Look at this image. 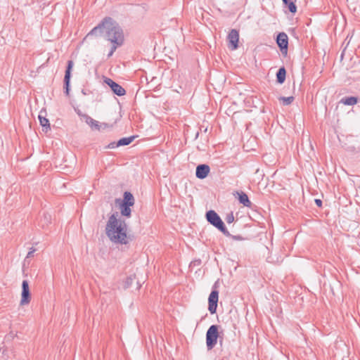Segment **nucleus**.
<instances>
[{
	"mask_svg": "<svg viewBox=\"0 0 360 360\" xmlns=\"http://www.w3.org/2000/svg\"><path fill=\"white\" fill-rule=\"evenodd\" d=\"M104 30L105 39L112 44L110 51L115 52L118 47L124 44V35L123 30L118 22L110 17L104 18L86 34L84 39L91 36L101 35Z\"/></svg>",
	"mask_w": 360,
	"mask_h": 360,
	"instance_id": "obj_1",
	"label": "nucleus"
},
{
	"mask_svg": "<svg viewBox=\"0 0 360 360\" xmlns=\"http://www.w3.org/2000/svg\"><path fill=\"white\" fill-rule=\"evenodd\" d=\"M118 212L112 213L105 226V233L110 240L115 244L127 245L134 240L133 235L127 234V225L124 220L117 218Z\"/></svg>",
	"mask_w": 360,
	"mask_h": 360,
	"instance_id": "obj_2",
	"label": "nucleus"
},
{
	"mask_svg": "<svg viewBox=\"0 0 360 360\" xmlns=\"http://www.w3.org/2000/svg\"><path fill=\"white\" fill-rule=\"evenodd\" d=\"M135 200L132 193L129 191H125L123 194V198H116L115 204L118 205L120 209V213L122 217L130 218L131 216V207L134 205Z\"/></svg>",
	"mask_w": 360,
	"mask_h": 360,
	"instance_id": "obj_3",
	"label": "nucleus"
},
{
	"mask_svg": "<svg viewBox=\"0 0 360 360\" xmlns=\"http://www.w3.org/2000/svg\"><path fill=\"white\" fill-rule=\"evenodd\" d=\"M207 221L213 226L217 228L219 231L223 233L225 236H231V233L227 230L224 221L221 220L219 215L214 210H209L205 214Z\"/></svg>",
	"mask_w": 360,
	"mask_h": 360,
	"instance_id": "obj_4",
	"label": "nucleus"
},
{
	"mask_svg": "<svg viewBox=\"0 0 360 360\" xmlns=\"http://www.w3.org/2000/svg\"><path fill=\"white\" fill-rule=\"evenodd\" d=\"M221 328L219 325H212L209 327L206 332V346L207 350H212L217 345L219 338L223 331L219 332Z\"/></svg>",
	"mask_w": 360,
	"mask_h": 360,
	"instance_id": "obj_5",
	"label": "nucleus"
},
{
	"mask_svg": "<svg viewBox=\"0 0 360 360\" xmlns=\"http://www.w3.org/2000/svg\"><path fill=\"white\" fill-rule=\"evenodd\" d=\"M217 282H215L212 286V290L208 297V310L211 314L217 312L218 300H219V291L217 290Z\"/></svg>",
	"mask_w": 360,
	"mask_h": 360,
	"instance_id": "obj_6",
	"label": "nucleus"
},
{
	"mask_svg": "<svg viewBox=\"0 0 360 360\" xmlns=\"http://www.w3.org/2000/svg\"><path fill=\"white\" fill-rule=\"evenodd\" d=\"M74 66V62L72 60H69L67 62V66L65 72V76L63 79V89L64 93L66 96H69L70 91V79L72 77V70Z\"/></svg>",
	"mask_w": 360,
	"mask_h": 360,
	"instance_id": "obj_7",
	"label": "nucleus"
},
{
	"mask_svg": "<svg viewBox=\"0 0 360 360\" xmlns=\"http://www.w3.org/2000/svg\"><path fill=\"white\" fill-rule=\"evenodd\" d=\"M276 41L281 53L286 56L288 49V37L286 33L279 32L276 38Z\"/></svg>",
	"mask_w": 360,
	"mask_h": 360,
	"instance_id": "obj_8",
	"label": "nucleus"
},
{
	"mask_svg": "<svg viewBox=\"0 0 360 360\" xmlns=\"http://www.w3.org/2000/svg\"><path fill=\"white\" fill-rule=\"evenodd\" d=\"M103 82L110 88L114 94L118 96H122L126 94L125 89L112 79L104 77Z\"/></svg>",
	"mask_w": 360,
	"mask_h": 360,
	"instance_id": "obj_9",
	"label": "nucleus"
},
{
	"mask_svg": "<svg viewBox=\"0 0 360 360\" xmlns=\"http://www.w3.org/2000/svg\"><path fill=\"white\" fill-rule=\"evenodd\" d=\"M31 300V293L30 291L29 283L27 280H24L22 283V292L20 305L28 304Z\"/></svg>",
	"mask_w": 360,
	"mask_h": 360,
	"instance_id": "obj_10",
	"label": "nucleus"
},
{
	"mask_svg": "<svg viewBox=\"0 0 360 360\" xmlns=\"http://www.w3.org/2000/svg\"><path fill=\"white\" fill-rule=\"evenodd\" d=\"M229 48L236 50L238 47L239 32L236 29H232L228 34Z\"/></svg>",
	"mask_w": 360,
	"mask_h": 360,
	"instance_id": "obj_11",
	"label": "nucleus"
},
{
	"mask_svg": "<svg viewBox=\"0 0 360 360\" xmlns=\"http://www.w3.org/2000/svg\"><path fill=\"white\" fill-rule=\"evenodd\" d=\"M210 172V168L208 165L200 164L196 167L195 176L199 179H205Z\"/></svg>",
	"mask_w": 360,
	"mask_h": 360,
	"instance_id": "obj_12",
	"label": "nucleus"
},
{
	"mask_svg": "<svg viewBox=\"0 0 360 360\" xmlns=\"http://www.w3.org/2000/svg\"><path fill=\"white\" fill-rule=\"evenodd\" d=\"M46 110H41L38 115V119L39 120L40 125L42 127V131L46 133L51 130V126L49 120L46 117Z\"/></svg>",
	"mask_w": 360,
	"mask_h": 360,
	"instance_id": "obj_13",
	"label": "nucleus"
},
{
	"mask_svg": "<svg viewBox=\"0 0 360 360\" xmlns=\"http://www.w3.org/2000/svg\"><path fill=\"white\" fill-rule=\"evenodd\" d=\"M233 195L238 198V200L239 201V202L240 204L243 205V206L247 207H251L252 202L250 200L248 195L245 192L236 191L233 193Z\"/></svg>",
	"mask_w": 360,
	"mask_h": 360,
	"instance_id": "obj_14",
	"label": "nucleus"
},
{
	"mask_svg": "<svg viewBox=\"0 0 360 360\" xmlns=\"http://www.w3.org/2000/svg\"><path fill=\"white\" fill-rule=\"evenodd\" d=\"M276 82L279 84H282L285 82L286 78V70L284 66L281 67L276 74Z\"/></svg>",
	"mask_w": 360,
	"mask_h": 360,
	"instance_id": "obj_15",
	"label": "nucleus"
},
{
	"mask_svg": "<svg viewBox=\"0 0 360 360\" xmlns=\"http://www.w3.org/2000/svg\"><path fill=\"white\" fill-rule=\"evenodd\" d=\"M83 120L91 127V129H95L96 130L101 129V126L98 124V122L91 118L89 115H84Z\"/></svg>",
	"mask_w": 360,
	"mask_h": 360,
	"instance_id": "obj_16",
	"label": "nucleus"
},
{
	"mask_svg": "<svg viewBox=\"0 0 360 360\" xmlns=\"http://www.w3.org/2000/svg\"><path fill=\"white\" fill-rule=\"evenodd\" d=\"M359 101V98L356 96H346L340 99V103L345 105H354Z\"/></svg>",
	"mask_w": 360,
	"mask_h": 360,
	"instance_id": "obj_17",
	"label": "nucleus"
},
{
	"mask_svg": "<svg viewBox=\"0 0 360 360\" xmlns=\"http://www.w3.org/2000/svg\"><path fill=\"white\" fill-rule=\"evenodd\" d=\"M283 5L285 7H288L289 11L295 14L297 12V6L295 5V1L292 0H282Z\"/></svg>",
	"mask_w": 360,
	"mask_h": 360,
	"instance_id": "obj_18",
	"label": "nucleus"
},
{
	"mask_svg": "<svg viewBox=\"0 0 360 360\" xmlns=\"http://www.w3.org/2000/svg\"><path fill=\"white\" fill-rule=\"evenodd\" d=\"M51 222V215L48 212H44L43 216L40 219V223L42 227L48 226Z\"/></svg>",
	"mask_w": 360,
	"mask_h": 360,
	"instance_id": "obj_19",
	"label": "nucleus"
},
{
	"mask_svg": "<svg viewBox=\"0 0 360 360\" xmlns=\"http://www.w3.org/2000/svg\"><path fill=\"white\" fill-rule=\"evenodd\" d=\"M135 137V136H130L129 137H123L119 139L117 141L119 146H124L129 145L134 140Z\"/></svg>",
	"mask_w": 360,
	"mask_h": 360,
	"instance_id": "obj_20",
	"label": "nucleus"
},
{
	"mask_svg": "<svg viewBox=\"0 0 360 360\" xmlns=\"http://www.w3.org/2000/svg\"><path fill=\"white\" fill-rule=\"evenodd\" d=\"M135 278H136V276L134 274L129 276L126 278V280L124 281L123 288L124 289H127V288H130Z\"/></svg>",
	"mask_w": 360,
	"mask_h": 360,
	"instance_id": "obj_21",
	"label": "nucleus"
},
{
	"mask_svg": "<svg viewBox=\"0 0 360 360\" xmlns=\"http://www.w3.org/2000/svg\"><path fill=\"white\" fill-rule=\"evenodd\" d=\"M278 99H279V101H283V104L284 105H288L294 101L295 98L293 96H288V97L281 96Z\"/></svg>",
	"mask_w": 360,
	"mask_h": 360,
	"instance_id": "obj_22",
	"label": "nucleus"
},
{
	"mask_svg": "<svg viewBox=\"0 0 360 360\" xmlns=\"http://www.w3.org/2000/svg\"><path fill=\"white\" fill-rule=\"evenodd\" d=\"M225 220L228 224L232 223L234 221V216L233 212L228 214L225 218Z\"/></svg>",
	"mask_w": 360,
	"mask_h": 360,
	"instance_id": "obj_23",
	"label": "nucleus"
},
{
	"mask_svg": "<svg viewBox=\"0 0 360 360\" xmlns=\"http://www.w3.org/2000/svg\"><path fill=\"white\" fill-rule=\"evenodd\" d=\"M117 147H120L119 145H118V141H117V142L113 141V142L110 143L105 148H106L113 149V148H115Z\"/></svg>",
	"mask_w": 360,
	"mask_h": 360,
	"instance_id": "obj_24",
	"label": "nucleus"
},
{
	"mask_svg": "<svg viewBox=\"0 0 360 360\" xmlns=\"http://www.w3.org/2000/svg\"><path fill=\"white\" fill-rule=\"evenodd\" d=\"M226 236L229 237V238H231L233 240H245V238L243 237H242L241 236H240V235L234 236V235L231 234V236Z\"/></svg>",
	"mask_w": 360,
	"mask_h": 360,
	"instance_id": "obj_25",
	"label": "nucleus"
},
{
	"mask_svg": "<svg viewBox=\"0 0 360 360\" xmlns=\"http://www.w3.org/2000/svg\"><path fill=\"white\" fill-rule=\"evenodd\" d=\"M75 111L76 112V113L81 117V119L83 120L84 119V115H86V114H83L80 110H79L78 108H75Z\"/></svg>",
	"mask_w": 360,
	"mask_h": 360,
	"instance_id": "obj_26",
	"label": "nucleus"
},
{
	"mask_svg": "<svg viewBox=\"0 0 360 360\" xmlns=\"http://www.w3.org/2000/svg\"><path fill=\"white\" fill-rule=\"evenodd\" d=\"M36 251V249L34 248H31L30 249V251L28 252L27 255V258L31 257L33 256L34 252Z\"/></svg>",
	"mask_w": 360,
	"mask_h": 360,
	"instance_id": "obj_27",
	"label": "nucleus"
},
{
	"mask_svg": "<svg viewBox=\"0 0 360 360\" xmlns=\"http://www.w3.org/2000/svg\"><path fill=\"white\" fill-rule=\"evenodd\" d=\"M314 202H315V204L319 207H322V200L321 199H315L314 200Z\"/></svg>",
	"mask_w": 360,
	"mask_h": 360,
	"instance_id": "obj_28",
	"label": "nucleus"
},
{
	"mask_svg": "<svg viewBox=\"0 0 360 360\" xmlns=\"http://www.w3.org/2000/svg\"><path fill=\"white\" fill-rule=\"evenodd\" d=\"M347 150L349 151H352V152H354V153H357L359 151V150H356L354 146H349L347 148Z\"/></svg>",
	"mask_w": 360,
	"mask_h": 360,
	"instance_id": "obj_29",
	"label": "nucleus"
},
{
	"mask_svg": "<svg viewBox=\"0 0 360 360\" xmlns=\"http://www.w3.org/2000/svg\"><path fill=\"white\" fill-rule=\"evenodd\" d=\"M223 334H221V338H219V343L221 347L223 346Z\"/></svg>",
	"mask_w": 360,
	"mask_h": 360,
	"instance_id": "obj_30",
	"label": "nucleus"
},
{
	"mask_svg": "<svg viewBox=\"0 0 360 360\" xmlns=\"http://www.w3.org/2000/svg\"><path fill=\"white\" fill-rule=\"evenodd\" d=\"M113 53H114V52H112V51L110 50V51H109V53H108V58L111 57V56H112V54H113Z\"/></svg>",
	"mask_w": 360,
	"mask_h": 360,
	"instance_id": "obj_31",
	"label": "nucleus"
},
{
	"mask_svg": "<svg viewBox=\"0 0 360 360\" xmlns=\"http://www.w3.org/2000/svg\"><path fill=\"white\" fill-rule=\"evenodd\" d=\"M198 136H199V132L198 131V132L196 133V134H195V139H197V138L198 137Z\"/></svg>",
	"mask_w": 360,
	"mask_h": 360,
	"instance_id": "obj_32",
	"label": "nucleus"
},
{
	"mask_svg": "<svg viewBox=\"0 0 360 360\" xmlns=\"http://www.w3.org/2000/svg\"><path fill=\"white\" fill-rule=\"evenodd\" d=\"M82 94H84V95H86V91H84V89L82 90Z\"/></svg>",
	"mask_w": 360,
	"mask_h": 360,
	"instance_id": "obj_33",
	"label": "nucleus"
},
{
	"mask_svg": "<svg viewBox=\"0 0 360 360\" xmlns=\"http://www.w3.org/2000/svg\"><path fill=\"white\" fill-rule=\"evenodd\" d=\"M197 262H198V264H200V262H201V261H200V260H198V261H197Z\"/></svg>",
	"mask_w": 360,
	"mask_h": 360,
	"instance_id": "obj_34",
	"label": "nucleus"
}]
</instances>
